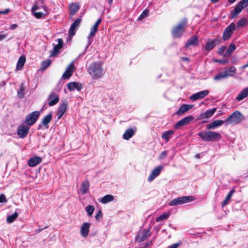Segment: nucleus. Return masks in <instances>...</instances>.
<instances>
[{"label": "nucleus", "instance_id": "nucleus-1", "mask_svg": "<svg viewBox=\"0 0 248 248\" xmlns=\"http://www.w3.org/2000/svg\"><path fill=\"white\" fill-rule=\"evenodd\" d=\"M103 62L100 61H96L91 63L89 66L87 71L92 78L96 79L100 78L103 75V69L102 68Z\"/></svg>", "mask_w": 248, "mask_h": 248}, {"label": "nucleus", "instance_id": "nucleus-2", "mask_svg": "<svg viewBox=\"0 0 248 248\" xmlns=\"http://www.w3.org/2000/svg\"><path fill=\"white\" fill-rule=\"evenodd\" d=\"M187 26V19L184 18L174 26L171 31L173 37L175 38H181Z\"/></svg>", "mask_w": 248, "mask_h": 248}, {"label": "nucleus", "instance_id": "nucleus-3", "mask_svg": "<svg viewBox=\"0 0 248 248\" xmlns=\"http://www.w3.org/2000/svg\"><path fill=\"white\" fill-rule=\"evenodd\" d=\"M198 135L203 141L207 142L217 141L221 138L219 133L210 130L201 131L198 133Z\"/></svg>", "mask_w": 248, "mask_h": 248}, {"label": "nucleus", "instance_id": "nucleus-4", "mask_svg": "<svg viewBox=\"0 0 248 248\" xmlns=\"http://www.w3.org/2000/svg\"><path fill=\"white\" fill-rule=\"evenodd\" d=\"M245 120L244 116L238 110L231 114L225 121L226 125L228 124L236 125Z\"/></svg>", "mask_w": 248, "mask_h": 248}, {"label": "nucleus", "instance_id": "nucleus-5", "mask_svg": "<svg viewBox=\"0 0 248 248\" xmlns=\"http://www.w3.org/2000/svg\"><path fill=\"white\" fill-rule=\"evenodd\" d=\"M194 200L195 198L192 196H182L172 200L169 202V205L170 206H177L192 202Z\"/></svg>", "mask_w": 248, "mask_h": 248}, {"label": "nucleus", "instance_id": "nucleus-6", "mask_svg": "<svg viewBox=\"0 0 248 248\" xmlns=\"http://www.w3.org/2000/svg\"><path fill=\"white\" fill-rule=\"evenodd\" d=\"M236 29V26L234 23L230 24L223 31L222 39L224 41L229 40L234 31Z\"/></svg>", "mask_w": 248, "mask_h": 248}, {"label": "nucleus", "instance_id": "nucleus-7", "mask_svg": "<svg viewBox=\"0 0 248 248\" xmlns=\"http://www.w3.org/2000/svg\"><path fill=\"white\" fill-rule=\"evenodd\" d=\"M40 115V112L38 111H34L28 114L25 118V124L29 126L33 125L36 122Z\"/></svg>", "mask_w": 248, "mask_h": 248}, {"label": "nucleus", "instance_id": "nucleus-8", "mask_svg": "<svg viewBox=\"0 0 248 248\" xmlns=\"http://www.w3.org/2000/svg\"><path fill=\"white\" fill-rule=\"evenodd\" d=\"M151 235L149 230L144 229L140 231L136 237V241L138 242H142L146 240Z\"/></svg>", "mask_w": 248, "mask_h": 248}, {"label": "nucleus", "instance_id": "nucleus-9", "mask_svg": "<svg viewBox=\"0 0 248 248\" xmlns=\"http://www.w3.org/2000/svg\"><path fill=\"white\" fill-rule=\"evenodd\" d=\"M68 102L66 100H62L58 108L57 115L58 120L60 119L67 110Z\"/></svg>", "mask_w": 248, "mask_h": 248}, {"label": "nucleus", "instance_id": "nucleus-10", "mask_svg": "<svg viewBox=\"0 0 248 248\" xmlns=\"http://www.w3.org/2000/svg\"><path fill=\"white\" fill-rule=\"evenodd\" d=\"M221 42V39L220 37H217L214 39L208 41L205 46V49L209 51L213 49L217 45L219 44Z\"/></svg>", "mask_w": 248, "mask_h": 248}, {"label": "nucleus", "instance_id": "nucleus-11", "mask_svg": "<svg viewBox=\"0 0 248 248\" xmlns=\"http://www.w3.org/2000/svg\"><path fill=\"white\" fill-rule=\"evenodd\" d=\"M194 119V117L192 116H186L176 123L174 125V128L176 129H179L180 127L189 124L190 122L193 121Z\"/></svg>", "mask_w": 248, "mask_h": 248}, {"label": "nucleus", "instance_id": "nucleus-12", "mask_svg": "<svg viewBox=\"0 0 248 248\" xmlns=\"http://www.w3.org/2000/svg\"><path fill=\"white\" fill-rule=\"evenodd\" d=\"M30 127L24 124L18 126L17 128V134L19 138L23 139L25 138L29 133Z\"/></svg>", "mask_w": 248, "mask_h": 248}, {"label": "nucleus", "instance_id": "nucleus-13", "mask_svg": "<svg viewBox=\"0 0 248 248\" xmlns=\"http://www.w3.org/2000/svg\"><path fill=\"white\" fill-rule=\"evenodd\" d=\"M209 93L208 90H203L193 94L189 97L190 99L192 101H195L198 99H202Z\"/></svg>", "mask_w": 248, "mask_h": 248}, {"label": "nucleus", "instance_id": "nucleus-14", "mask_svg": "<svg viewBox=\"0 0 248 248\" xmlns=\"http://www.w3.org/2000/svg\"><path fill=\"white\" fill-rule=\"evenodd\" d=\"M48 100H49L48 105L49 106H53L59 102L60 99L56 93L52 92L48 96Z\"/></svg>", "mask_w": 248, "mask_h": 248}, {"label": "nucleus", "instance_id": "nucleus-15", "mask_svg": "<svg viewBox=\"0 0 248 248\" xmlns=\"http://www.w3.org/2000/svg\"><path fill=\"white\" fill-rule=\"evenodd\" d=\"M74 70V65L72 63H70L62 74V78L63 79L69 78L72 76Z\"/></svg>", "mask_w": 248, "mask_h": 248}, {"label": "nucleus", "instance_id": "nucleus-16", "mask_svg": "<svg viewBox=\"0 0 248 248\" xmlns=\"http://www.w3.org/2000/svg\"><path fill=\"white\" fill-rule=\"evenodd\" d=\"M163 169L162 166H158L155 168L152 171L148 178V181L151 182L157 177L161 172Z\"/></svg>", "mask_w": 248, "mask_h": 248}, {"label": "nucleus", "instance_id": "nucleus-17", "mask_svg": "<svg viewBox=\"0 0 248 248\" xmlns=\"http://www.w3.org/2000/svg\"><path fill=\"white\" fill-rule=\"evenodd\" d=\"M58 44L55 45L53 49L52 50L50 55V57L55 56L58 54L60 52V49L62 47L63 45V41L62 39L59 38L58 39Z\"/></svg>", "mask_w": 248, "mask_h": 248}, {"label": "nucleus", "instance_id": "nucleus-18", "mask_svg": "<svg viewBox=\"0 0 248 248\" xmlns=\"http://www.w3.org/2000/svg\"><path fill=\"white\" fill-rule=\"evenodd\" d=\"M80 8V5L79 3H72L69 5V16L71 18L76 14V13L79 10Z\"/></svg>", "mask_w": 248, "mask_h": 248}, {"label": "nucleus", "instance_id": "nucleus-19", "mask_svg": "<svg viewBox=\"0 0 248 248\" xmlns=\"http://www.w3.org/2000/svg\"><path fill=\"white\" fill-rule=\"evenodd\" d=\"M67 87L69 91H74L77 89L78 91H80L83 89V85L81 83L77 82H70L67 84Z\"/></svg>", "mask_w": 248, "mask_h": 248}, {"label": "nucleus", "instance_id": "nucleus-20", "mask_svg": "<svg viewBox=\"0 0 248 248\" xmlns=\"http://www.w3.org/2000/svg\"><path fill=\"white\" fill-rule=\"evenodd\" d=\"M199 44V39L197 36L191 37L185 45V47L187 48L189 46H196Z\"/></svg>", "mask_w": 248, "mask_h": 248}, {"label": "nucleus", "instance_id": "nucleus-21", "mask_svg": "<svg viewBox=\"0 0 248 248\" xmlns=\"http://www.w3.org/2000/svg\"><path fill=\"white\" fill-rule=\"evenodd\" d=\"M223 123H225L223 120H217L207 124L206 126V128L207 130L215 129L217 127L222 125Z\"/></svg>", "mask_w": 248, "mask_h": 248}, {"label": "nucleus", "instance_id": "nucleus-22", "mask_svg": "<svg viewBox=\"0 0 248 248\" xmlns=\"http://www.w3.org/2000/svg\"><path fill=\"white\" fill-rule=\"evenodd\" d=\"M90 224L88 222H84L81 227L80 228V233L81 235L84 237H86L89 232Z\"/></svg>", "mask_w": 248, "mask_h": 248}, {"label": "nucleus", "instance_id": "nucleus-23", "mask_svg": "<svg viewBox=\"0 0 248 248\" xmlns=\"http://www.w3.org/2000/svg\"><path fill=\"white\" fill-rule=\"evenodd\" d=\"M193 106L191 105L183 104L179 108L176 113L179 116L182 115L188 110L190 109Z\"/></svg>", "mask_w": 248, "mask_h": 248}, {"label": "nucleus", "instance_id": "nucleus-24", "mask_svg": "<svg viewBox=\"0 0 248 248\" xmlns=\"http://www.w3.org/2000/svg\"><path fill=\"white\" fill-rule=\"evenodd\" d=\"M42 160L40 156H35L29 159L28 165L31 167H35L40 163Z\"/></svg>", "mask_w": 248, "mask_h": 248}, {"label": "nucleus", "instance_id": "nucleus-25", "mask_svg": "<svg viewBox=\"0 0 248 248\" xmlns=\"http://www.w3.org/2000/svg\"><path fill=\"white\" fill-rule=\"evenodd\" d=\"M52 119V114L51 112L48 113L45 117L42 120L41 123L43 126L46 128H48V124Z\"/></svg>", "mask_w": 248, "mask_h": 248}, {"label": "nucleus", "instance_id": "nucleus-26", "mask_svg": "<svg viewBox=\"0 0 248 248\" xmlns=\"http://www.w3.org/2000/svg\"><path fill=\"white\" fill-rule=\"evenodd\" d=\"M217 108H213L209 110H207L204 113H202L200 115L199 119H203L209 118L214 114Z\"/></svg>", "mask_w": 248, "mask_h": 248}, {"label": "nucleus", "instance_id": "nucleus-27", "mask_svg": "<svg viewBox=\"0 0 248 248\" xmlns=\"http://www.w3.org/2000/svg\"><path fill=\"white\" fill-rule=\"evenodd\" d=\"M101 18L98 19L93 25V26L91 28L89 34V37H92L94 36L96 32L98 31V26L101 23Z\"/></svg>", "mask_w": 248, "mask_h": 248}, {"label": "nucleus", "instance_id": "nucleus-28", "mask_svg": "<svg viewBox=\"0 0 248 248\" xmlns=\"http://www.w3.org/2000/svg\"><path fill=\"white\" fill-rule=\"evenodd\" d=\"M243 9H241L240 6L236 4L234 9L232 10L231 12V15L230 18L234 19L236 18L237 16L241 12Z\"/></svg>", "mask_w": 248, "mask_h": 248}, {"label": "nucleus", "instance_id": "nucleus-29", "mask_svg": "<svg viewBox=\"0 0 248 248\" xmlns=\"http://www.w3.org/2000/svg\"><path fill=\"white\" fill-rule=\"evenodd\" d=\"M234 192H235L234 188H232L231 190V191L227 194L225 199L222 202V204H221L222 207H224L229 203V202H230V201L231 200L232 196V195L233 194Z\"/></svg>", "mask_w": 248, "mask_h": 248}, {"label": "nucleus", "instance_id": "nucleus-30", "mask_svg": "<svg viewBox=\"0 0 248 248\" xmlns=\"http://www.w3.org/2000/svg\"><path fill=\"white\" fill-rule=\"evenodd\" d=\"M174 134V131L173 130H169L165 132H164L161 136L162 139L165 140L166 142H168L170 140V139L172 137V136Z\"/></svg>", "mask_w": 248, "mask_h": 248}, {"label": "nucleus", "instance_id": "nucleus-31", "mask_svg": "<svg viewBox=\"0 0 248 248\" xmlns=\"http://www.w3.org/2000/svg\"><path fill=\"white\" fill-rule=\"evenodd\" d=\"M26 62V58L25 56H21L19 58L17 62L16 63V69L20 70H21L24 66Z\"/></svg>", "mask_w": 248, "mask_h": 248}, {"label": "nucleus", "instance_id": "nucleus-32", "mask_svg": "<svg viewBox=\"0 0 248 248\" xmlns=\"http://www.w3.org/2000/svg\"><path fill=\"white\" fill-rule=\"evenodd\" d=\"M89 188V182L88 180L82 183L80 188V192L83 195L87 193Z\"/></svg>", "mask_w": 248, "mask_h": 248}, {"label": "nucleus", "instance_id": "nucleus-33", "mask_svg": "<svg viewBox=\"0 0 248 248\" xmlns=\"http://www.w3.org/2000/svg\"><path fill=\"white\" fill-rule=\"evenodd\" d=\"M248 96V88H246L241 91L236 97L237 101H241Z\"/></svg>", "mask_w": 248, "mask_h": 248}, {"label": "nucleus", "instance_id": "nucleus-34", "mask_svg": "<svg viewBox=\"0 0 248 248\" xmlns=\"http://www.w3.org/2000/svg\"><path fill=\"white\" fill-rule=\"evenodd\" d=\"M135 134V131L132 128L127 129L123 135V138L126 140H128Z\"/></svg>", "mask_w": 248, "mask_h": 248}, {"label": "nucleus", "instance_id": "nucleus-35", "mask_svg": "<svg viewBox=\"0 0 248 248\" xmlns=\"http://www.w3.org/2000/svg\"><path fill=\"white\" fill-rule=\"evenodd\" d=\"M25 88L24 87V84L23 83H21L20 85L19 88L17 92V96L18 98L22 99L24 97L25 95Z\"/></svg>", "mask_w": 248, "mask_h": 248}, {"label": "nucleus", "instance_id": "nucleus-36", "mask_svg": "<svg viewBox=\"0 0 248 248\" xmlns=\"http://www.w3.org/2000/svg\"><path fill=\"white\" fill-rule=\"evenodd\" d=\"M236 49V46L233 43H232L229 46L227 51L224 54V56L225 57H230L232 52L235 50Z\"/></svg>", "mask_w": 248, "mask_h": 248}, {"label": "nucleus", "instance_id": "nucleus-37", "mask_svg": "<svg viewBox=\"0 0 248 248\" xmlns=\"http://www.w3.org/2000/svg\"><path fill=\"white\" fill-rule=\"evenodd\" d=\"M113 200V196L112 195H106L101 199L100 202L102 203H106L107 202L112 201Z\"/></svg>", "mask_w": 248, "mask_h": 248}, {"label": "nucleus", "instance_id": "nucleus-38", "mask_svg": "<svg viewBox=\"0 0 248 248\" xmlns=\"http://www.w3.org/2000/svg\"><path fill=\"white\" fill-rule=\"evenodd\" d=\"M18 216V214L15 212L12 215H10L7 217L6 221L8 223H12L17 218Z\"/></svg>", "mask_w": 248, "mask_h": 248}, {"label": "nucleus", "instance_id": "nucleus-39", "mask_svg": "<svg viewBox=\"0 0 248 248\" xmlns=\"http://www.w3.org/2000/svg\"><path fill=\"white\" fill-rule=\"evenodd\" d=\"M236 69L233 66H231L229 69L225 71V74H227V77L229 76H232L236 73Z\"/></svg>", "mask_w": 248, "mask_h": 248}, {"label": "nucleus", "instance_id": "nucleus-40", "mask_svg": "<svg viewBox=\"0 0 248 248\" xmlns=\"http://www.w3.org/2000/svg\"><path fill=\"white\" fill-rule=\"evenodd\" d=\"M227 78V74H225V72H220L214 77L215 80H219L223 78Z\"/></svg>", "mask_w": 248, "mask_h": 248}, {"label": "nucleus", "instance_id": "nucleus-41", "mask_svg": "<svg viewBox=\"0 0 248 248\" xmlns=\"http://www.w3.org/2000/svg\"><path fill=\"white\" fill-rule=\"evenodd\" d=\"M51 63V61L50 60H46L44 61L41 63V69L43 70L46 69L48 67L50 66Z\"/></svg>", "mask_w": 248, "mask_h": 248}, {"label": "nucleus", "instance_id": "nucleus-42", "mask_svg": "<svg viewBox=\"0 0 248 248\" xmlns=\"http://www.w3.org/2000/svg\"><path fill=\"white\" fill-rule=\"evenodd\" d=\"M247 25V19L245 17L241 18L237 22V27H242Z\"/></svg>", "mask_w": 248, "mask_h": 248}, {"label": "nucleus", "instance_id": "nucleus-43", "mask_svg": "<svg viewBox=\"0 0 248 248\" xmlns=\"http://www.w3.org/2000/svg\"><path fill=\"white\" fill-rule=\"evenodd\" d=\"M85 209L88 213V216L89 217H91L94 212V207L93 205H89L86 207Z\"/></svg>", "mask_w": 248, "mask_h": 248}, {"label": "nucleus", "instance_id": "nucleus-44", "mask_svg": "<svg viewBox=\"0 0 248 248\" xmlns=\"http://www.w3.org/2000/svg\"><path fill=\"white\" fill-rule=\"evenodd\" d=\"M170 216V214L167 213H164V214H162L161 215L159 216L157 218H156V221L159 222L165 219H167Z\"/></svg>", "mask_w": 248, "mask_h": 248}, {"label": "nucleus", "instance_id": "nucleus-45", "mask_svg": "<svg viewBox=\"0 0 248 248\" xmlns=\"http://www.w3.org/2000/svg\"><path fill=\"white\" fill-rule=\"evenodd\" d=\"M241 9H243L248 6V0H241L237 4Z\"/></svg>", "mask_w": 248, "mask_h": 248}, {"label": "nucleus", "instance_id": "nucleus-46", "mask_svg": "<svg viewBox=\"0 0 248 248\" xmlns=\"http://www.w3.org/2000/svg\"><path fill=\"white\" fill-rule=\"evenodd\" d=\"M149 10L147 9H145L138 17L139 20L142 19L145 17L148 14Z\"/></svg>", "mask_w": 248, "mask_h": 248}, {"label": "nucleus", "instance_id": "nucleus-47", "mask_svg": "<svg viewBox=\"0 0 248 248\" xmlns=\"http://www.w3.org/2000/svg\"><path fill=\"white\" fill-rule=\"evenodd\" d=\"M33 14L34 16L38 19L41 18L44 16H46L47 14V13L44 14L41 12H35Z\"/></svg>", "mask_w": 248, "mask_h": 248}, {"label": "nucleus", "instance_id": "nucleus-48", "mask_svg": "<svg viewBox=\"0 0 248 248\" xmlns=\"http://www.w3.org/2000/svg\"><path fill=\"white\" fill-rule=\"evenodd\" d=\"M76 27L74 25H71L70 28L69 30V34L70 36H74L75 34V30L76 29Z\"/></svg>", "mask_w": 248, "mask_h": 248}, {"label": "nucleus", "instance_id": "nucleus-49", "mask_svg": "<svg viewBox=\"0 0 248 248\" xmlns=\"http://www.w3.org/2000/svg\"><path fill=\"white\" fill-rule=\"evenodd\" d=\"M81 20L82 19L81 17H78L74 21V22L72 24V25H74L75 27L77 28L80 24V22H81Z\"/></svg>", "mask_w": 248, "mask_h": 248}, {"label": "nucleus", "instance_id": "nucleus-50", "mask_svg": "<svg viewBox=\"0 0 248 248\" xmlns=\"http://www.w3.org/2000/svg\"><path fill=\"white\" fill-rule=\"evenodd\" d=\"M227 47L226 46H221L218 50V53L219 55H222L225 50H226Z\"/></svg>", "mask_w": 248, "mask_h": 248}, {"label": "nucleus", "instance_id": "nucleus-51", "mask_svg": "<svg viewBox=\"0 0 248 248\" xmlns=\"http://www.w3.org/2000/svg\"><path fill=\"white\" fill-rule=\"evenodd\" d=\"M7 202V200L5 195L3 194L0 195V203H5Z\"/></svg>", "mask_w": 248, "mask_h": 248}, {"label": "nucleus", "instance_id": "nucleus-52", "mask_svg": "<svg viewBox=\"0 0 248 248\" xmlns=\"http://www.w3.org/2000/svg\"><path fill=\"white\" fill-rule=\"evenodd\" d=\"M102 216V211L101 210H99L98 211V212L97 213V214H96V215L95 216V218L96 220H99V219H100L101 218Z\"/></svg>", "mask_w": 248, "mask_h": 248}, {"label": "nucleus", "instance_id": "nucleus-53", "mask_svg": "<svg viewBox=\"0 0 248 248\" xmlns=\"http://www.w3.org/2000/svg\"><path fill=\"white\" fill-rule=\"evenodd\" d=\"M40 7L38 6L37 3H35L32 7L31 11L32 13L36 12L37 10H38Z\"/></svg>", "mask_w": 248, "mask_h": 248}, {"label": "nucleus", "instance_id": "nucleus-54", "mask_svg": "<svg viewBox=\"0 0 248 248\" xmlns=\"http://www.w3.org/2000/svg\"><path fill=\"white\" fill-rule=\"evenodd\" d=\"M181 244V242H178L177 243L173 244V245L170 246L167 248H177L179 246H180Z\"/></svg>", "mask_w": 248, "mask_h": 248}, {"label": "nucleus", "instance_id": "nucleus-55", "mask_svg": "<svg viewBox=\"0 0 248 248\" xmlns=\"http://www.w3.org/2000/svg\"><path fill=\"white\" fill-rule=\"evenodd\" d=\"M152 241H148L145 244L144 247H141V248H148L149 246L152 245Z\"/></svg>", "mask_w": 248, "mask_h": 248}, {"label": "nucleus", "instance_id": "nucleus-56", "mask_svg": "<svg viewBox=\"0 0 248 248\" xmlns=\"http://www.w3.org/2000/svg\"><path fill=\"white\" fill-rule=\"evenodd\" d=\"M10 12V9L7 8L4 10V11H0V14H2L4 15H6Z\"/></svg>", "mask_w": 248, "mask_h": 248}, {"label": "nucleus", "instance_id": "nucleus-57", "mask_svg": "<svg viewBox=\"0 0 248 248\" xmlns=\"http://www.w3.org/2000/svg\"><path fill=\"white\" fill-rule=\"evenodd\" d=\"M17 26H18L17 24H13L10 26L9 28L10 30H13L15 29L17 27Z\"/></svg>", "mask_w": 248, "mask_h": 248}, {"label": "nucleus", "instance_id": "nucleus-58", "mask_svg": "<svg viewBox=\"0 0 248 248\" xmlns=\"http://www.w3.org/2000/svg\"><path fill=\"white\" fill-rule=\"evenodd\" d=\"M167 155V152L166 151L162 152L160 155V158H163Z\"/></svg>", "mask_w": 248, "mask_h": 248}, {"label": "nucleus", "instance_id": "nucleus-59", "mask_svg": "<svg viewBox=\"0 0 248 248\" xmlns=\"http://www.w3.org/2000/svg\"><path fill=\"white\" fill-rule=\"evenodd\" d=\"M215 62H218L220 63H226L228 61L225 60H217L215 61Z\"/></svg>", "mask_w": 248, "mask_h": 248}, {"label": "nucleus", "instance_id": "nucleus-60", "mask_svg": "<svg viewBox=\"0 0 248 248\" xmlns=\"http://www.w3.org/2000/svg\"><path fill=\"white\" fill-rule=\"evenodd\" d=\"M181 59L182 61L186 62H188L190 61V59L187 57H181Z\"/></svg>", "mask_w": 248, "mask_h": 248}, {"label": "nucleus", "instance_id": "nucleus-61", "mask_svg": "<svg viewBox=\"0 0 248 248\" xmlns=\"http://www.w3.org/2000/svg\"><path fill=\"white\" fill-rule=\"evenodd\" d=\"M6 34H0V41H1L6 38Z\"/></svg>", "mask_w": 248, "mask_h": 248}, {"label": "nucleus", "instance_id": "nucleus-62", "mask_svg": "<svg viewBox=\"0 0 248 248\" xmlns=\"http://www.w3.org/2000/svg\"><path fill=\"white\" fill-rule=\"evenodd\" d=\"M44 228H38V229H37L36 231H35V232L36 233H39L40 232H41L43 230Z\"/></svg>", "mask_w": 248, "mask_h": 248}, {"label": "nucleus", "instance_id": "nucleus-63", "mask_svg": "<svg viewBox=\"0 0 248 248\" xmlns=\"http://www.w3.org/2000/svg\"><path fill=\"white\" fill-rule=\"evenodd\" d=\"M43 126V125L42 124V123H41V124H40L38 125V130H41V129H42V128Z\"/></svg>", "mask_w": 248, "mask_h": 248}, {"label": "nucleus", "instance_id": "nucleus-64", "mask_svg": "<svg viewBox=\"0 0 248 248\" xmlns=\"http://www.w3.org/2000/svg\"><path fill=\"white\" fill-rule=\"evenodd\" d=\"M213 3H216L219 0H210Z\"/></svg>", "mask_w": 248, "mask_h": 248}]
</instances>
